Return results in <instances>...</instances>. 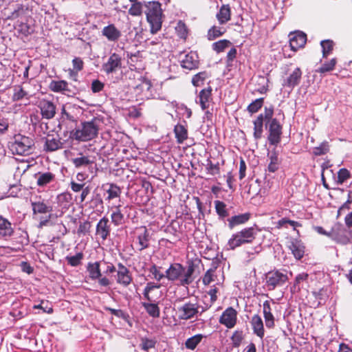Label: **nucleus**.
I'll use <instances>...</instances> for the list:
<instances>
[{
  "mask_svg": "<svg viewBox=\"0 0 352 352\" xmlns=\"http://www.w3.org/2000/svg\"><path fill=\"white\" fill-rule=\"evenodd\" d=\"M195 267L193 262L189 263L186 269L180 263H173L166 271V278L171 281L179 280L182 286L189 285L194 280Z\"/></svg>",
  "mask_w": 352,
  "mask_h": 352,
  "instance_id": "obj_1",
  "label": "nucleus"
},
{
  "mask_svg": "<svg viewBox=\"0 0 352 352\" xmlns=\"http://www.w3.org/2000/svg\"><path fill=\"white\" fill-rule=\"evenodd\" d=\"M274 107H265V125L268 129L267 140L271 145L276 146L281 141L283 134V126L280 122L273 118Z\"/></svg>",
  "mask_w": 352,
  "mask_h": 352,
  "instance_id": "obj_2",
  "label": "nucleus"
},
{
  "mask_svg": "<svg viewBox=\"0 0 352 352\" xmlns=\"http://www.w3.org/2000/svg\"><path fill=\"white\" fill-rule=\"evenodd\" d=\"M33 214L37 218L48 217L50 220H54L63 216V208H59L50 204L48 200L41 199L31 201Z\"/></svg>",
  "mask_w": 352,
  "mask_h": 352,
  "instance_id": "obj_3",
  "label": "nucleus"
},
{
  "mask_svg": "<svg viewBox=\"0 0 352 352\" xmlns=\"http://www.w3.org/2000/svg\"><path fill=\"white\" fill-rule=\"evenodd\" d=\"M144 13L151 27V33L154 34L162 28L163 11L162 4L158 1H148L144 3Z\"/></svg>",
  "mask_w": 352,
  "mask_h": 352,
  "instance_id": "obj_4",
  "label": "nucleus"
},
{
  "mask_svg": "<svg viewBox=\"0 0 352 352\" xmlns=\"http://www.w3.org/2000/svg\"><path fill=\"white\" fill-rule=\"evenodd\" d=\"M99 126L96 118L91 121L82 122L80 126L71 131L70 137L78 142H88L98 135Z\"/></svg>",
  "mask_w": 352,
  "mask_h": 352,
  "instance_id": "obj_5",
  "label": "nucleus"
},
{
  "mask_svg": "<svg viewBox=\"0 0 352 352\" xmlns=\"http://www.w3.org/2000/svg\"><path fill=\"white\" fill-rule=\"evenodd\" d=\"M258 229L255 227H250L242 229L241 231L232 234L227 244L230 250L245 244L252 243L257 234Z\"/></svg>",
  "mask_w": 352,
  "mask_h": 352,
  "instance_id": "obj_6",
  "label": "nucleus"
},
{
  "mask_svg": "<svg viewBox=\"0 0 352 352\" xmlns=\"http://www.w3.org/2000/svg\"><path fill=\"white\" fill-rule=\"evenodd\" d=\"M34 140L32 138L21 134L14 136V142L10 145L12 153L20 155H28L32 153Z\"/></svg>",
  "mask_w": 352,
  "mask_h": 352,
  "instance_id": "obj_7",
  "label": "nucleus"
},
{
  "mask_svg": "<svg viewBox=\"0 0 352 352\" xmlns=\"http://www.w3.org/2000/svg\"><path fill=\"white\" fill-rule=\"evenodd\" d=\"M352 221H345L344 225L336 222L330 228V237L339 243L346 245L350 241Z\"/></svg>",
  "mask_w": 352,
  "mask_h": 352,
  "instance_id": "obj_8",
  "label": "nucleus"
},
{
  "mask_svg": "<svg viewBox=\"0 0 352 352\" xmlns=\"http://www.w3.org/2000/svg\"><path fill=\"white\" fill-rule=\"evenodd\" d=\"M209 309V306L201 307L197 302H186L182 306L177 307L179 318L188 320L201 315Z\"/></svg>",
  "mask_w": 352,
  "mask_h": 352,
  "instance_id": "obj_9",
  "label": "nucleus"
},
{
  "mask_svg": "<svg viewBox=\"0 0 352 352\" xmlns=\"http://www.w3.org/2000/svg\"><path fill=\"white\" fill-rule=\"evenodd\" d=\"M288 280V276L285 270H272L265 274V287L272 291L276 287H282Z\"/></svg>",
  "mask_w": 352,
  "mask_h": 352,
  "instance_id": "obj_10",
  "label": "nucleus"
},
{
  "mask_svg": "<svg viewBox=\"0 0 352 352\" xmlns=\"http://www.w3.org/2000/svg\"><path fill=\"white\" fill-rule=\"evenodd\" d=\"M219 263L213 261L211 267L204 274L202 278V283L205 285H210L212 282L217 281V284H221L223 280V273L221 270H217Z\"/></svg>",
  "mask_w": 352,
  "mask_h": 352,
  "instance_id": "obj_11",
  "label": "nucleus"
},
{
  "mask_svg": "<svg viewBox=\"0 0 352 352\" xmlns=\"http://www.w3.org/2000/svg\"><path fill=\"white\" fill-rule=\"evenodd\" d=\"M111 211L112 220H133L135 217V209L132 206H116L111 208Z\"/></svg>",
  "mask_w": 352,
  "mask_h": 352,
  "instance_id": "obj_12",
  "label": "nucleus"
},
{
  "mask_svg": "<svg viewBox=\"0 0 352 352\" xmlns=\"http://www.w3.org/2000/svg\"><path fill=\"white\" fill-rule=\"evenodd\" d=\"M122 58L117 53H113L109 57L107 61L102 65L103 71L107 74H112L121 69Z\"/></svg>",
  "mask_w": 352,
  "mask_h": 352,
  "instance_id": "obj_13",
  "label": "nucleus"
},
{
  "mask_svg": "<svg viewBox=\"0 0 352 352\" xmlns=\"http://www.w3.org/2000/svg\"><path fill=\"white\" fill-rule=\"evenodd\" d=\"M289 46L292 51L297 52L305 47L307 43V34L300 31L291 32L289 34Z\"/></svg>",
  "mask_w": 352,
  "mask_h": 352,
  "instance_id": "obj_14",
  "label": "nucleus"
},
{
  "mask_svg": "<svg viewBox=\"0 0 352 352\" xmlns=\"http://www.w3.org/2000/svg\"><path fill=\"white\" fill-rule=\"evenodd\" d=\"M237 320V311L232 307H229L222 313L219 318V323L228 329L233 328Z\"/></svg>",
  "mask_w": 352,
  "mask_h": 352,
  "instance_id": "obj_15",
  "label": "nucleus"
},
{
  "mask_svg": "<svg viewBox=\"0 0 352 352\" xmlns=\"http://www.w3.org/2000/svg\"><path fill=\"white\" fill-rule=\"evenodd\" d=\"M63 146V142L58 135L55 137L53 135H47L44 139L43 151L52 153L62 148Z\"/></svg>",
  "mask_w": 352,
  "mask_h": 352,
  "instance_id": "obj_16",
  "label": "nucleus"
},
{
  "mask_svg": "<svg viewBox=\"0 0 352 352\" xmlns=\"http://www.w3.org/2000/svg\"><path fill=\"white\" fill-rule=\"evenodd\" d=\"M102 188L104 192V199L108 201L114 199L120 198L122 194L121 188L114 183H107L102 184Z\"/></svg>",
  "mask_w": 352,
  "mask_h": 352,
  "instance_id": "obj_17",
  "label": "nucleus"
},
{
  "mask_svg": "<svg viewBox=\"0 0 352 352\" xmlns=\"http://www.w3.org/2000/svg\"><path fill=\"white\" fill-rule=\"evenodd\" d=\"M38 107L42 117L45 119H52L56 115V107L53 102L42 99L39 102Z\"/></svg>",
  "mask_w": 352,
  "mask_h": 352,
  "instance_id": "obj_18",
  "label": "nucleus"
},
{
  "mask_svg": "<svg viewBox=\"0 0 352 352\" xmlns=\"http://www.w3.org/2000/svg\"><path fill=\"white\" fill-rule=\"evenodd\" d=\"M199 65L198 54L195 52H190L181 61V65L183 68L188 70L197 69Z\"/></svg>",
  "mask_w": 352,
  "mask_h": 352,
  "instance_id": "obj_19",
  "label": "nucleus"
},
{
  "mask_svg": "<svg viewBox=\"0 0 352 352\" xmlns=\"http://www.w3.org/2000/svg\"><path fill=\"white\" fill-rule=\"evenodd\" d=\"M287 248L297 260H300L305 254V245L302 242L296 239H292L287 245Z\"/></svg>",
  "mask_w": 352,
  "mask_h": 352,
  "instance_id": "obj_20",
  "label": "nucleus"
},
{
  "mask_svg": "<svg viewBox=\"0 0 352 352\" xmlns=\"http://www.w3.org/2000/svg\"><path fill=\"white\" fill-rule=\"evenodd\" d=\"M101 32L102 35L111 42H117L122 36L120 30L113 23L104 26Z\"/></svg>",
  "mask_w": 352,
  "mask_h": 352,
  "instance_id": "obj_21",
  "label": "nucleus"
},
{
  "mask_svg": "<svg viewBox=\"0 0 352 352\" xmlns=\"http://www.w3.org/2000/svg\"><path fill=\"white\" fill-rule=\"evenodd\" d=\"M302 72L300 67H296L289 75V76L284 80L283 83V87H289L290 89L294 88L298 85L302 78Z\"/></svg>",
  "mask_w": 352,
  "mask_h": 352,
  "instance_id": "obj_22",
  "label": "nucleus"
},
{
  "mask_svg": "<svg viewBox=\"0 0 352 352\" xmlns=\"http://www.w3.org/2000/svg\"><path fill=\"white\" fill-rule=\"evenodd\" d=\"M117 283L125 287L128 286L132 281L129 270L122 263L118 265Z\"/></svg>",
  "mask_w": 352,
  "mask_h": 352,
  "instance_id": "obj_23",
  "label": "nucleus"
},
{
  "mask_svg": "<svg viewBox=\"0 0 352 352\" xmlns=\"http://www.w3.org/2000/svg\"><path fill=\"white\" fill-rule=\"evenodd\" d=\"M251 327L253 333L261 339L265 336V329L261 317L258 314H255L250 320Z\"/></svg>",
  "mask_w": 352,
  "mask_h": 352,
  "instance_id": "obj_24",
  "label": "nucleus"
},
{
  "mask_svg": "<svg viewBox=\"0 0 352 352\" xmlns=\"http://www.w3.org/2000/svg\"><path fill=\"white\" fill-rule=\"evenodd\" d=\"M232 12L230 4H223L216 14V18L220 25H224L231 20Z\"/></svg>",
  "mask_w": 352,
  "mask_h": 352,
  "instance_id": "obj_25",
  "label": "nucleus"
},
{
  "mask_svg": "<svg viewBox=\"0 0 352 352\" xmlns=\"http://www.w3.org/2000/svg\"><path fill=\"white\" fill-rule=\"evenodd\" d=\"M263 313L265 319V326L268 329H272L275 326V318L272 313L270 301L265 300L263 305Z\"/></svg>",
  "mask_w": 352,
  "mask_h": 352,
  "instance_id": "obj_26",
  "label": "nucleus"
},
{
  "mask_svg": "<svg viewBox=\"0 0 352 352\" xmlns=\"http://www.w3.org/2000/svg\"><path fill=\"white\" fill-rule=\"evenodd\" d=\"M49 89L55 93L66 94L71 92L68 82L65 80H52L49 85Z\"/></svg>",
  "mask_w": 352,
  "mask_h": 352,
  "instance_id": "obj_27",
  "label": "nucleus"
},
{
  "mask_svg": "<svg viewBox=\"0 0 352 352\" xmlns=\"http://www.w3.org/2000/svg\"><path fill=\"white\" fill-rule=\"evenodd\" d=\"M212 88L208 87L202 89L199 94V104L202 110L209 108L210 103L212 100Z\"/></svg>",
  "mask_w": 352,
  "mask_h": 352,
  "instance_id": "obj_28",
  "label": "nucleus"
},
{
  "mask_svg": "<svg viewBox=\"0 0 352 352\" xmlns=\"http://www.w3.org/2000/svg\"><path fill=\"white\" fill-rule=\"evenodd\" d=\"M265 120V113L259 114L253 121L254 133L253 136L256 140H260L263 133V121Z\"/></svg>",
  "mask_w": 352,
  "mask_h": 352,
  "instance_id": "obj_29",
  "label": "nucleus"
},
{
  "mask_svg": "<svg viewBox=\"0 0 352 352\" xmlns=\"http://www.w3.org/2000/svg\"><path fill=\"white\" fill-rule=\"evenodd\" d=\"M87 270L89 273V276L91 280H97V278H100L102 276L100 271V261L88 263L87 265Z\"/></svg>",
  "mask_w": 352,
  "mask_h": 352,
  "instance_id": "obj_30",
  "label": "nucleus"
},
{
  "mask_svg": "<svg viewBox=\"0 0 352 352\" xmlns=\"http://www.w3.org/2000/svg\"><path fill=\"white\" fill-rule=\"evenodd\" d=\"M214 204L215 211L219 218L225 219L230 216L231 208H228L223 201L216 200L214 201Z\"/></svg>",
  "mask_w": 352,
  "mask_h": 352,
  "instance_id": "obj_31",
  "label": "nucleus"
},
{
  "mask_svg": "<svg viewBox=\"0 0 352 352\" xmlns=\"http://www.w3.org/2000/svg\"><path fill=\"white\" fill-rule=\"evenodd\" d=\"M140 182L142 187L145 190L146 195L141 198V199L139 201V204H146L150 200V197L148 195L149 191L151 194H153L154 192V189L151 183L149 181H148L146 178H141Z\"/></svg>",
  "mask_w": 352,
  "mask_h": 352,
  "instance_id": "obj_32",
  "label": "nucleus"
},
{
  "mask_svg": "<svg viewBox=\"0 0 352 352\" xmlns=\"http://www.w3.org/2000/svg\"><path fill=\"white\" fill-rule=\"evenodd\" d=\"M55 179V175L51 172L38 173L37 174L36 184L43 187Z\"/></svg>",
  "mask_w": 352,
  "mask_h": 352,
  "instance_id": "obj_33",
  "label": "nucleus"
},
{
  "mask_svg": "<svg viewBox=\"0 0 352 352\" xmlns=\"http://www.w3.org/2000/svg\"><path fill=\"white\" fill-rule=\"evenodd\" d=\"M174 133L178 144H182L188 138V130L186 127L182 124H177L175 125Z\"/></svg>",
  "mask_w": 352,
  "mask_h": 352,
  "instance_id": "obj_34",
  "label": "nucleus"
},
{
  "mask_svg": "<svg viewBox=\"0 0 352 352\" xmlns=\"http://www.w3.org/2000/svg\"><path fill=\"white\" fill-rule=\"evenodd\" d=\"M142 307L146 310V313L153 318H158L160 315V309L156 303L151 302H142Z\"/></svg>",
  "mask_w": 352,
  "mask_h": 352,
  "instance_id": "obj_35",
  "label": "nucleus"
},
{
  "mask_svg": "<svg viewBox=\"0 0 352 352\" xmlns=\"http://www.w3.org/2000/svg\"><path fill=\"white\" fill-rule=\"evenodd\" d=\"M109 221H98L96 226V234L104 240L110 233V228L108 226Z\"/></svg>",
  "mask_w": 352,
  "mask_h": 352,
  "instance_id": "obj_36",
  "label": "nucleus"
},
{
  "mask_svg": "<svg viewBox=\"0 0 352 352\" xmlns=\"http://www.w3.org/2000/svg\"><path fill=\"white\" fill-rule=\"evenodd\" d=\"M80 155V157L74 158L72 160V164L76 168L85 167L94 164V160H91L89 156Z\"/></svg>",
  "mask_w": 352,
  "mask_h": 352,
  "instance_id": "obj_37",
  "label": "nucleus"
},
{
  "mask_svg": "<svg viewBox=\"0 0 352 352\" xmlns=\"http://www.w3.org/2000/svg\"><path fill=\"white\" fill-rule=\"evenodd\" d=\"M28 93L25 91L23 87L20 85H14L13 87V94L12 96V101H19L25 98H27Z\"/></svg>",
  "mask_w": 352,
  "mask_h": 352,
  "instance_id": "obj_38",
  "label": "nucleus"
},
{
  "mask_svg": "<svg viewBox=\"0 0 352 352\" xmlns=\"http://www.w3.org/2000/svg\"><path fill=\"white\" fill-rule=\"evenodd\" d=\"M245 338V334L242 330H236L230 337L232 347L238 348L242 344Z\"/></svg>",
  "mask_w": 352,
  "mask_h": 352,
  "instance_id": "obj_39",
  "label": "nucleus"
},
{
  "mask_svg": "<svg viewBox=\"0 0 352 352\" xmlns=\"http://www.w3.org/2000/svg\"><path fill=\"white\" fill-rule=\"evenodd\" d=\"M204 336L202 334H196L189 338L185 342V346L190 350H194L197 345L201 342Z\"/></svg>",
  "mask_w": 352,
  "mask_h": 352,
  "instance_id": "obj_40",
  "label": "nucleus"
},
{
  "mask_svg": "<svg viewBox=\"0 0 352 352\" xmlns=\"http://www.w3.org/2000/svg\"><path fill=\"white\" fill-rule=\"evenodd\" d=\"M270 164L268 165V170L272 173H274L278 169L279 160L278 157V153L276 149H274L271 151L270 155Z\"/></svg>",
  "mask_w": 352,
  "mask_h": 352,
  "instance_id": "obj_41",
  "label": "nucleus"
},
{
  "mask_svg": "<svg viewBox=\"0 0 352 352\" xmlns=\"http://www.w3.org/2000/svg\"><path fill=\"white\" fill-rule=\"evenodd\" d=\"M337 64V58H333L329 61L325 62L316 70L318 73L324 74L331 72L334 69Z\"/></svg>",
  "mask_w": 352,
  "mask_h": 352,
  "instance_id": "obj_42",
  "label": "nucleus"
},
{
  "mask_svg": "<svg viewBox=\"0 0 352 352\" xmlns=\"http://www.w3.org/2000/svg\"><path fill=\"white\" fill-rule=\"evenodd\" d=\"M320 45L322 47V57L327 58L329 55H330L333 50L334 43L332 40H324L320 42Z\"/></svg>",
  "mask_w": 352,
  "mask_h": 352,
  "instance_id": "obj_43",
  "label": "nucleus"
},
{
  "mask_svg": "<svg viewBox=\"0 0 352 352\" xmlns=\"http://www.w3.org/2000/svg\"><path fill=\"white\" fill-rule=\"evenodd\" d=\"M329 151V143L327 141H324L318 146H316L313 148V154L315 156H321L326 155Z\"/></svg>",
  "mask_w": 352,
  "mask_h": 352,
  "instance_id": "obj_44",
  "label": "nucleus"
},
{
  "mask_svg": "<svg viewBox=\"0 0 352 352\" xmlns=\"http://www.w3.org/2000/svg\"><path fill=\"white\" fill-rule=\"evenodd\" d=\"M175 32L180 38L186 39L188 34V29L184 21L181 20L178 21L175 27Z\"/></svg>",
  "mask_w": 352,
  "mask_h": 352,
  "instance_id": "obj_45",
  "label": "nucleus"
},
{
  "mask_svg": "<svg viewBox=\"0 0 352 352\" xmlns=\"http://www.w3.org/2000/svg\"><path fill=\"white\" fill-rule=\"evenodd\" d=\"M13 233V228L10 221H0V238L10 236Z\"/></svg>",
  "mask_w": 352,
  "mask_h": 352,
  "instance_id": "obj_46",
  "label": "nucleus"
},
{
  "mask_svg": "<svg viewBox=\"0 0 352 352\" xmlns=\"http://www.w3.org/2000/svg\"><path fill=\"white\" fill-rule=\"evenodd\" d=\"M138 244H139V250H142L148 247V234L147 230L145 228L142 229V232L140 233L138 236Z\"/></svg>",
  "mask_w": 352,
  "mask_h": 352,
  "instance_id": "obj_47",
  "label": "nucleus"
},
{
  "mask_svg": "<svg viewBox=\"0 0 352 352\" xmlns=\"http://www.w3.org/2000/svg\"><path fill=\"white\" fill-rule=\"evenodd\" d=\"M226 32V30H222V28L213 25L211 27L207 33L208 39L213 41L217 38L222 36Z\"/></svg>",
  "mask_w": 352,
  "mask_h": 352,
  "instance_id": "obj_48",
  "label": "nucleus"
},
{
  "mask_svg": "<svg viewBox=\"0 0 352 352\" xmlns=\"http://www.w3.org/2000/svg\"><path fill=\"white\" fill-rule=\"evenodd\" d=\"M129 14L133 16H140L143 13L142 3L140 1L132 3L128 10Z\"/></svg>",
  "mask_w": 352,
  "mask_h": 352,
  "instance_id": "obj_49",
  "label": "nucleus"
},
{
  "mask_svg": "<svg viewBox=\"0 0 352 352\" xmlns=\"http://www.w3.org/2000/svg\"><path fill=\"white\" fill-rule=\"evenodd\" d=\"M83 257L84 255L82 252H78L74 256H67L65 259L69 265L76 267L81 263Z\"/></svg>",
  "mask_w": 352,
  "mask_h": 352,
  "instance_id": "obj_50",
  "label": "nucleus"
},
{
  "mask_svg": "<svg viewBox=\"0 0 352 352\" xmlns=\"http://www.w3.org/2000/svg\"><path fill=\"white\" fill-rule=\"evenodd\" d=\"M264 103V98H260L258 99H256L253 102H252L248 106V111L251 113H255L258 111L259 109H261Z\"/></svg>",
  "mask_w": 352,
  "mask_h": 352,
  "instance_id": "obj_51",
  "label": "nucleus"
},
{
  "mask_svg": "<svg viewBox=\"0 0 352 352\" xmlns=\"http://www.w3.org/2000/svg\"><path fill=\"white\" fill-rule=\"evenodd\" d=\"M231 45V42L226 39L220 40L212 44V49L217 53L222 52Z\"/></svg>",
  "mask_w": 352,
  "mask_h": 352,
  "instance_id": "obj_52",
  "label": "nucleus"
},
{
  "mask_svg": "<svg viewBox=\"0 0 352 352\" xmlns=\"http://www.w3.org/2000/svg\"><path fill=\"white\" fill-rule=\"evenodd\" d=\"M208 77L206 72H201L195 74L192 78V83L195 87H199L204 84L206 79Z\"/></svg>",
  "mask_w": 352,
  "mask_h": 352,
  "instance_id": "obj_53",
  "label": "nucleus"
},
{
  "mask_svg": "<svg viewBox=\"0 0 352 352\" xmlns=\"http://www.w3.org/2000/svg\"><path fill=\"white\" fill-rule=\"evenodd\" d=\"M309 277V274L307 273L303 272L298 274L294 280L293 287L296 290H299L300 287L302 286V283L305 281L307 280Z\"/></svg>",
  "mask_w": 352,
  "mask_h": 352,
  "instance_id": "obj_54",
  "label": "nucleus"
},
{
  "mask_svg": "<svg viewBox=\"0 0 352 352\" xmlns=\"http://www.w3.org/2000/svg\"><path fill=\"white\" fill-rule=\"evenodd\" d=\"M160 269H161V267H157L155 264H153L148 270L149 272L153 276L152 278L157 281H160L162 278L166 277V274L160 272Z\"/></svg>",
  "mask_w": 352,
  "mask_h": 352,
  "instance_id": "obj_55",
  "label": "nucleus"
},
{
  "mask_svg": "<svg viewBox=\"0 0 352 352\" xmlns=\"http://www.w3.org/2000/svg\"><path fill=\"white\" fill-rule=\"evenodd\" d=\"M156 340L155 339H150L147 338H142L140 348L144 351H148L150 349H153L155 346Z\"/></svg>",
  "mask_w": 352,
  "mask_h": 352,
  "instance_id": "obj_56",
  "label": "nucleus"
},
{
  "mask_svg": "<svg viewBox=\"0 0 352 352\" xmlns=\"http://www.w3.org/2000/svg\"><path fill=\"white\" fill-rule=\"evenodd\" d=\"M80 224L77 230L78 236L86 235L91 228L90 221H79Z\"/></svg>",
  "mask_w": 352,
  "mask_h": 352,
  "instance_id": "obj_57",
  "label": "nucleus"
},
{
  "mask_svg": "<svg viewBox=\"0 0 352 352\" xmlns=\"http://www.w3.org/2000/svg\"><path fill=\"white\" fill-rule=\"evenodd\" d=\"M351 177L350 172L344 168L339 170L338 173V183L340 184H343L346 179Z\"/></svg>",
  "mask_w": 352,
  "mask_h": 352,
  "instance_id": "obj_58",
  "label": "nucleus"
},
{
  "mask_svg": "<svg viewBox=\"0 0 352 352\" xmlns=\"http://www.w3.org/2000/svg\"><path fill=\"white\" fill-rule=\"evenodd\" d=\"M206 170H208V173L211 175L219 174V163L213 164L211 161L209 160L208 163L207 164Z\"/></svg>",
  "mask_w": 352,
  "mask_h": 352,
  "instance_id": "obj_59",
  "label": "nucleus"
},
{
  "mask_svg": "<svg viewBox=\"0 0 352 352\" xmlns=\"http://www.w3.org/2000/svg\"><path fill=\"white\" fill-rule=\"evenodd\" d=\"M104 87V84L98 79L94 80L91 82V89L94 94L99 93Z\"/></svg>",
  "mask_w": 352,
  "mask_h": 352,
  "instance_id": "obj_60",
  "label": "nucleus"
},
{
  "mask_svg": "<svg viewBox=\"0 0 352 352\" xmlns=\"http://www.w3.org/2000/svg\"><path fill=\"white\" fill-rule=\"evenodd\" d=\"M313 294L314 295L315 298L319 300V304H321L322 302H325L327 298V290L324 288L320 289L318 292H314Z\"/></svg>",
  "mask_w": 352,
  "mask_h": 352,
  "instance_id": "obj_61",
  "label": "nucleus"
},
{
  "mask_svg": "<svg viewBox=\"0 0 352 352\" xmlns=\"http://www.w3.org/2000/svg\"><path fill=\"white\" fill-rule=\"evenodd\" d=\"M25 9L24 8V6L22 4L18 5L16 9H15L10 15V18L12 19H17L22 15H23L25 12Z\"/></svg>",
  "mask_w": 352,
  "mask_h": 352,
  "instance_id": "obj_62",
  "label": "nucleus"
},
{
  "mask_svg": "<svg viewBox=\"0 0 352 352\" xmlns=\"http://www.w3.org/2000/svg\"><path fill=\"white\" fill-rule=\"evenodd\" d=\"M104 309L120 318L125 319L127 316V314L122 309H116L111 307H105Z\"/></svg>",
  "mask_w": 352,
  "mask_h": 352,
  "instance_id": "obj_63",
  "label": "nucleus"
},
{
  "mask_svg": "<svg viewBox=\"0 0 352 352\" xmlns=\"http://www.w3.org/2000/svg\"><path fill=\"white\" fill-rule=\"evenodd\" d=\"M72 65H73V68L72 69H74L76 70H78V71L80 72V71H82L83 69L84 62H83V60H82L81 58H80V57H75L72 60Z\"/></svg>",
  "mask_w": 352,
  "mask_h": 352,
  "instance_id": "obj_64",
  "label": "nucleus"
}]
</instances>
